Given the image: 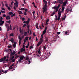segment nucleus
<instances>
[{
	"mask_svg": "<svg viewBox=\"0 0 79 79\" xmlns=\"http://www.w3.org/2000/svg\"><path fill=\"white\" fill-rule=\"evenodd\" d=\"M13 54L12 53V51H11L10 54V56L11 57V56H13Z\"/></svg>",
	"mask_w": 79,
	"mask_h": 79,
	"instance_id": "cd10ccee",
	"label": "nucleus"
},
{
	"mask_svg": "<svg viewBox=\"0 0 79 79\" xmlns=\"http://www.w3.org/2000/svg\"><path fill=\"white\" fill-rule=\"evenodd\" d=\"M9 60H8V58H7L6 60H5V61H8Z\"/></svg>",
	"mask_w": 79,
	"mask_h": 79,
	"instance_id": "052dcab7",
	"label": "nucleus"
},
{
	"mask_svg": "<svg viewBox=\"0 0 79 79\" xmlns=\"http://www.w3.org/2000/svg\"><path fill=\"white\" fill-rule=\"evenodd\" d=\"M48 39L46 38L45 39V42H48Z\"/></svg>",
	"mask_w": 79,
	"mask_h": 79,
	"instance_id": "58836bf2",
	"label": "nucleus"
},
{
	"mask_svg": "<svg viewBox=\"0 0 79 79\" xmlns=\"http://www.w3.org/2000/svg\"><path fill=\"white\" fill-rule=\"evenodd\" d=\"M47 31H46V30H44L43 33L44 34H45V33H46V32Z\"/></svg>",
	"mask_w": 79,
	"mask_h": 79,
	"instance_id": "c03bdc74",
	"label": "nucleus"
},
{
	"mask_svg": "<svg viewBox=\"0 0 79 79\" xmlns=\"http://www.w3.org/2000/svg\"><path fill=\"white\" fill-rule=\"evenodd\" d=\"M6 22L8 23L9 24H10L11 23V20H9L8 21H7Z\"/></svg>",
	"mask_w": 79,
	"mask_h": 79,
	"instance_id": "c9c22d12",
	"label": "nucleus"
},
{
	"mask_svg": "<svg viewBox=\"0 0 79 79\" xmlns=\"http://www.w3.org/2000/svg\"><path fill=\"white\" fill-rule=\"evenodd\" d=\"M11 40H9L10 41H11V42L12 43H13L14 42V39L13 38H11Z\"/></svg>",
	"mask_w": 79,
	"mask_h": 79,
	"instance_id": "9d476101",
	"label": "nucleus"
},
{
	"mask_svg": "<svg viewBox=\"0 0 79 79\" xmlns=\"http://www.w3.org/2000/svg\"><path fill=\"white\" fill-rule=\"evenodd\" d=\"M9 29L10 30H12V28H11V25H10Z\"/></svg>",
	"mask_w": 79,
	"mask_h": 79,
	"instance_id": "ea45409f",
	"label": "nucleus"
},
{
	"mask_svg": "<svg viewBox=\"0 0 79 79\" xmlns=\"http://www.w3.org/2000/svg\"><path fill=\"white\" fill-rule=\"evenodd\" d=\"M3 60H4V61H5V60H6V56H4L3 58Z\"/></svg>",
	"mask_w": 79,
	"mask_h": 79,
	"instance_id": "393cba45",
	"label": "nucleus"
},
{
	"mask_svg": "<svg viewBox=\"0 0 79 79\" xmlns=\"http://www.w3.org/2000/svg\"><path fill=\"white\" fill-rule=\"evenodd\" d=\"M43 48L44 50H45H45H46V49H47V47H45V46H43Z\"/></svg>",
	"mask_w": 79,
	"mask_h": 79,
	"instance_id": "412c9836",
	"label": "nucleus"
},
{
	"mask_svg": "<svg viewBox=\"0 0 79 79\" xmlns=\"http://www.w3.org/2000/svg\"><path fill=\"white\" fill-rule=\"evenodd\" d=\"M19 10L22 11V10H24V8H22L21 9L20 8H19Z\"/></svg>",
	"mask_w": 79,
	"mask_h": 79,
	"instance_id": "c85d7f7f",
	"label": "nucleus"
},
{
	"mask_svg": "<svg viewBox=\"0 0 79 79\" xmlns=\"http://www.w3.org/2000/svg\"><path fill=\"white\" fill-rule=\"evenodd\" d=\"M9 14L11 16V17H13V13L12 14V12L10 11L9 13Z\"/></svg>",
	"mask_w": 79,
	"mask_h": 79,
	"instance_id": "f8f14e48",
	"label": "nucleus"
},
{
	"mask_svg": "<svg viewBox=\"0 0 79 79\" xmlns=\"http://www.w3.org/2000/svg\"><path fill=\"white\" fill-rule=\"evenodd\" d=\"M66 15H65L64 17V18H63V19H64V20L65 19H66Z\"/></svg>",
	"mask_w": 79,
	"mask_h": 79,
	"instance_id": "49530a36",
	"label": "nucleus"
},
{
	"mask_svg": "<svg viewBox=\"0 0 79 79\" xmlns=\"http://www.w3.org/2000/svg\"><path fill=\"white\" fill-rule=\"evenodd\" d=\"M20 34L22 33V30H21V28H20Z\"/></svg>",
	"mask_w": 79,
	"mask_h": 79,
	"instance_id": "5fc2aeb1",
	"label": "nucleus"
},
{
	"mask_svg": "<svg viewBox=\"0 0 79 79\" xmlns=\"http://www.w3.org/2000/svg\"><path fill=\"white\" fill-rule=\"evenodd\" d=\"M5 22L0 19V26H2L4 24Z\"/></svg>",
	"mask_w": 79,
	"mask_h": 79,
	"instance_id": "20e7f679",
	"label": "nucleus"
},
{
	"mask_svg": "<svg viewBox=\"0 0 79 79\" xmlns=\"http://www.w3.org/2000/svg\"><path fill=\"white\" fill-rule=\"evenodd\" d=\"M1 12L2 13H5V11H3L2 10H1Z\"/></svg>",
	"mask_w": 79,
	"mask_h": 79,
	"instance_id": "79ce46f5",
	"label": "nucleus"
},
{
	"mask_svg": "<svg viewBox=\"0 0 79 79\" xmlns=\"http://www.w3.org/2000/svg\"><path fill=\"white\" fill-rule=\"evenodd\" d=\"M55 14V12H53L52 14H51V16H53Z\"/></svg>",
	"mask_w": 79,
	"mask_h": 79,
	"instance_id": "a19ab883",
	"label": "nucleus"
},
{
	"mask_svg": "<svg viewBox=\"0 0 79 79\" xmlns=\"http://www.w3.org/2000/svg\"><path fill=\"white\" fill-rule=\"evenodd\" d=\"M10 35L11 36H14V35H13V34H12V33H11V34H10Z\"/></svg>",
	"mask_w": 79,
	"mask_h": 79,
	"instance_id": "bf43d9fd",
	"label": "nucleus"
},
{
	"mask_svg": "<svg viewBox=\"0 0 79 79\" xmlns=\"http://www.w3.org/2000/svg\"><path fill=\"white\" fill-rule=\"evenodd\" d=\"M27 21L29 23V21H30V19L28 18Z\"/></svg>",
	"mask_w": 79,
	"mask_h": 79,
	"instance_id": "864d4df0",
	"label": "nucleus"
},
{
	"mask_svg": "<svg viewBox=\"0 0 79 79\" xmlns=\"http://www.w3.org/2000/svg\"><path fill=\"white\" fill-rule=\"evenodd\" d=\"M23 48H25V46H24V45H23Z\"/></svg>",
	"mask_w": 79,
	"mask_h": 79,
	"instance_id": "69168bd1",
	"label": "nucleus"
},
{
	"mask_svg": "<svg viewBox=\"0 0 79 79\" xmlns=\"http://www.w3.org/2000/svg\"><path fill=\"white\" fill-rule=\"evenodd\" d=\"M9 25H8V24L6 23V27H9Z\"/></svg>",
	"mask_w": 79,
	"mask_h": 79,
	"instance_id": "72a5a7b5",
	"label": "nucleus"
},
{
	"mask_svg": "<svg viewBox=\"0 0 79 79\" xmlns=\"http://www.w3.org/2000/svg\"><path fill=\"white\" fill-rule=\"evenodd\" d=\"M24 57H25L23 55L21 56L20 57L19 59L18 60L19 63H21V61H22V60H23L24 59Z\"/></svg>",
	"mask_w": 79,
	"mask_h": 79,
	"instance_id": "f257e3e1",
	"label": "nucleus"
},
{
	"mask_svg": "<svg viewBox=\"0 0 79 79\" xmlns=\"http://www.w3.org/2000/svg\"><path fill=\"white\" fill-rule=\"evenodd\" d=\"M25 26H27V25H26V24H24L23 26V27H25Z\"/></svg>",
	"mask_w": 79,
	"mask_h": 79,
	"instance_id": "e433bc0d",
	"label": "nucleus"
},
{
	"mask_svg": "<svg viewBox=\"0 0 79 79\" xmlns=\"http://www.w3.org/2000/svg\"><path fill=\"white\" fill-rule=\"evenodd\" d=\"M6 57L7 58H9V55L7 54L6 55Z\"/></svg>",
	"mask_w": 79,
	"mask_h": 79,
	"instance_id": "603ef678",
	"label": "nucleus"
},
{
	"mask_svg": "<svg viewBox=\"0 0 79 79\" xmlns=\"http://www.w3.org/2000/svg\"><path fill=\"white\" fill-rule=\"evenodd\" d=\"M57 3H59L60 4H62L63 2L61 0H57Z\"/></svg>",
	"mask_w": 79,
	"mask_h": 79,
	"instance_id": "1a4fd4ad",
	"label": "nucleus"
},
{
	"mask_svg": "<svg viewBox=\"0 0 79 79\" xmlns=\"http://www.w3.org/2000/svg\"><path fill=\"white\" fill-rule=\"evenodd\" d=\"M22 21H25V18H24V17H23L22 18Z\"/></svg>",
	"mask_w": 79,
	"mask_h": 79,
	"instance_id": "473e14b6",
	"label": "nucleus"
},
{
	"mask_svg": "<svg viewBox=\"0 0 79 79\" xmlns=\"http://www.w3.org/2000/svg\"><path fill=\"white\" fill-rule=\"evenodd\" d=\"M18 1H16V2H15L14 3V5H15V6H16V5H18Z\"/></svg>",
	"mask_w": 79,
	"mask_h": 79,
	"instance_id": "aec40b11",
	"label": "nucleus"
},
{
	"mask_svg": "<svg viewBox=\"0 0 79 79\" xmlns=\"http://www.w3.org/2000/svg\"><path fill=\"white\" fill-rule=\"evenodd\" d=\"M55 16H56V21H57V20L60 21V17H61V16H58V18H57V16H56V15H55Z\"/></svg>",
	"mask_w": 79,
	"mask_h": 79,
	"instance_id": "39448f33",
	"label": "nucleus"
},
{
	"mask_svg": "<svg viewBox=\"0 0 79 79\" xmlns=\"http://www.w3.org/2000/svg\"><path fill=\"white\" fill-rule=\"evenodd\" d=\"M2 61H4L3 63H5V61L3 60V58H2L0 59V62H2Z\"/></svg>",
	"mask_w": 79,
	"mask_h": 79,
	"instance_id": "2eb2a0df",
	"label": "nucleus"
},
{
	"mask_svg": "<svg viewBox=\"0 0 79 79\" xmlns=\"http://www.w3.org/2000/svg\"><path fill=\"white\" fill-rule=\"evenodd\" d=\"M44 38V36H42V35H41V38L40 39V41H42V42H43V38Z\"/></svg>",
	"mask_w": 79,
	"mask_h": 79,
	"instance_id": "dca6fc26",
	"label": "nucleus"
},
{
	"mask_svg": "<svg viewBox=\"0 0 79 79\" xmlns=\"http://www.w3.org/2000/svg\"><path fill=\"white\" fill-rule=\"evenodd\" d=\"M40 47L39 48V51H38V53H39V54H40L41 53V52H40Z\"/></svg>",
	"mask_w": 79,
	"mask_h": 79,
	"instance_id": "f3484780",
	"label": "nucleus"
},
{
	"mask_svg": "<svg viewBox=\"0 0 79 79\" xmlns=\"http://www.w3.org/2000/svg\"><path fill=\"white\" fill-rule=\"evenodd\" d=\"M44 3L45 5L42 8V9H43V10H45V8H47V1H46L45 2H44Z\"/></svg>",
	"mask_w": 79,
	"mask_h": 79,
	"instance_id": "f03ea898",
	"label": "nucleus"
},
{
	"mask_svg": "<svg viewBox=\"0 0 79 79\" xmlns=\"http://www.w3.org/2000/svg\"><path fill=\"white\" fill-rule=\"evenodd\" d=\"M6 18L7 20H8L11 19V18L10 17V16L8 15L6 17Z\"/></svg>",
	"mask_w": 79,
	"mask_h": 79,
	"instance_id": "0eeeda50",
	"label": "nucleus"
},
{
	"mask_svg": "<svg viewBox=\"0 0 79 79\" xmlns=\"http://www.w3.org/2000/svg\"><path fill=\"white\" fill-rule=\"evenodd\" d=\"M42 42H43L41 41H40L39 42L38 44H37V47H39V45H40V44H41L42 43Z\"/></svg>",
	"mask_w": 79,
	"mask_h": 79,
	"instance_id": "6e6552de",
	"label": "nucleus"
},
{
	"mask_svg": "<svg viewBox=\"0 0 79 79\" xmlns=\"http://www.w3.org/2000/svg\"><path fill=\"white\" fill-rule=\"evenodd\" d=\"M23 14L24 15H25V16H26V15H27V13H26V12H24Z\"/></svg>",
	"mask_w": 79,
	"mask_h": 79,
	"instance_id": "de8ad7c7",
	"label": "nucleus"
},
{
	"mask_svg": "<svg viewBox=\"0 0 79 79\" xmlns=\"http://www.w3.org/2000/svg\"><path fill=\"white\" fill-rule=\"evenodd\" d=\"M16 42H15L14 43V44H13V47H14V48H15V47H16Z\"/></svg>",
	"mask_w": 79,
	"mask_h": 79,
	"instance_id": "6ab92c4d",
	"label": "nucleus"
},
{
	"mask_svg": "<svg viewBox=\"0 0 79 79\" xmlns=\"http://www.w3.org/2000/svg\"><path fill=\"white\" fill-rule=\"evenodd\" d=\"M21 41H20V40H19V45H21Z\"/></svg>",
	"mask_w": 79,
	"mask_h": 79,
	"instance_id": "e2e57ef3",
	"label": "nucleus"
},
{
	"mask_svg": "<svg viewBox=\"0 0 79 79\" xmlns=\"http://www.w3.org/2000/svg\"><path fill=\"white\" fill-rule=\"evenodd\" d=\"M15 59H14L12 60V62H15Z\"/></svg>",
	"mask_w": 79,
	"mask_h": 79,
	"instance_id": "4d7b16f0",
	"label": "nucleus"
},
{
	"mask_svg": "<svg viewBox=\"0 0 79 79\" xmlns=\"http://www.w3.org/2000/svg\"><path fill=\"white\" fill-rule=\"evenodd\" d=\"M0 19H1V20H2V19H3V17H1Z\"/></svg>",
	"mask_w": 79,
	"mask_h": 79,
	"instance_id": "774afa93",
	"label": "nucleus"
},
{
	"mask_svg": "<svg viewBox=\"0 0 79 79\" xmlns=\"http://www.w3.org/2000/svg\"><path fill=\"white\" fill-rule=\"evenodd\" d=\"M45 10L43 9V13H44V12H45V11H46V10L45 9H47V8H44Z\"/></svg>",
	"mask_w": 79,
	"mask_h": 79,
	"instance_id": "a878e982",
	"label": "nucleus"
},
{
	"mask_svg": "<svg viewBox=\"0 0 79 79\" xmlns=\"http://www.w3.org/2000/svg\"><path fill=\"white\" fill-rule=\"evenodd\" d=\"M10 31V27H7V31Z\"/></svg>",
	"mask_w": 79,
	"mask_h": 79,
	"instance_id": "3c124183",
	"label": "nucleus"
},
{
	"mask_svg": "<svg viewBox=\"0 0 79 79\" xmlns=\"http://www.w3.org/2000/svg\"><path fill=\"white\" fill-rule=\"evenodd\" d=\"M8 9L10 11V10H11V8H10V7H8Z\"/></svg>",
	"mask_w": 79,
	"mask_h": 79,
	"instance_id": "13d9d810",
	"label": "nucleus"
},
{
	"mask_svg": "<svg viewBox=\"0 0 79 79\" xmlns=\"http://www.w3.org/2000/svg\"><path fill=\"white\" fill-rule=\"evenodd\" d=\"M62 12V11L58 12V15H59V16H60L61 15V13Z\"/></svg>",
	"mask_w": 79,
	"mask_h": 79,
	"instance_id": "4468645a",
	"label": "nucleus"
},
{
	"mask_svg": "<svg viewBox=\"0 0 79 79\" xmlns=\"http://www.w3.org/2000/svg\"><path fill=\"white\" fill-rule=\"evenodd\" d=\"M63 4V6H65L66 5V4H67V0L64 2Z\"/></svg>",
	"mask_w": 79,
	"mask_h": 79,
	"instance_id": "423d86ee",
	"label": "nucleus"
},
{
	"mask_svg": "<svg viewBox=\"0 0 79 79\" xmlns=\"http://www.w3.org/2000/svg\"><path fill=\"white\" fill-rule=\"evenodd\" d=\"M19 57V56L18 55H17L15 57V59H17V58H18Z\"/></svg>",
	"mask_w": 79,
	"mask_h": 79,
	"instance_id": "c756f323",
	"label": "nucleus"
},
{
	"mask_svg": "<svg viewBox=\"0 0 79 79\" xmlns=\"http://www.w3.org/2000/svg\"><path fill=\"white\" fill-rule=\"evenodd\" d=\"M61 10H62V13H63V11H64V7L63 6H62V7Z\"/></svg>",
	"mask_w": 79,
	"mask_h": 79,
	"instance_id": "a211bd4d",
	"label": "nucleus"
},
{
	"mask_svg": "<svg viewBox=\"0 0 79 79\" xmlns=\"http://www.w3.org/2000/svg\"><path fill=\"white\" fill-rule=\"evenodd\" d=\"M28 33V31H27V32H24V36H26V35L27 34V33Z\"/></svg>",
	"mask_w": 79,
	"mask_h": 79,
	"instance_id": "b1692460",
	"label": "nucleus"
},
{
	"mask_svg": "<svg viewBox=\"0 0 79 79\" xmlns=\"http://www.w3.org/2000/svg\"><path fill=\"white\" fill-rule=\"evenodd\" d=\"M57 7L56 6H55L54 7H53L52 8V9H54V10H55L56 8H57Z\"/></svg>",
	"mask_w": 79,
	"mask_h": 79,
	"instance_id": "2f4dec72",
	"label": "nucleus"
},
{
	"mask_svg": "<svg viewBox=\"0 0 79 79\" xmlns=\"http://www.w3.org/2000/svg\"><path fill=\"white\" fill-rule=\"evenodd\" d=\"M56 9V10L55 11V12H57V11H58V9L57 7V8Z\"/></svg>",
	"mask_w": 79,
	"mask_h": 79,
	"instance_id": "09e8293b",
	"label": "nucleus"
},
{
	"mask_svg": "<svg viewBox=\"0 0 79 79\" xmlns=\"http://www.w3.org/2000/svg\"><path fill=\"white\" fill-rule=\"evenodd\" d=\"M19 40H20V41H21V40H22L23 39L22 38H21V37L20 36H19Z\"/></svg>",
	"mask_w": 79,
	"mask_h": 79,
	"instance_id": "4be33fe9",
	"label": "nucleus"
},
{
	"mask_svg": "<svg viewBox=\"0 0 79 79\" xmlns=\"http://www.w3.org/2000/svg\"><path fill=\"white\" fill-rule=\"evenodd\" d=\"M13 3H14V2H13V1L11 2V5H13Z\"/></svg>",
	"mask_w": 79,
	"mask_h": 79,
	"instance_id": "0e129e2a",
	"label": "nucleus"
},
{
	"mask_svg": "<svg viewBox=\"0 0 79 79\" xmlns=\"http://www.w3.org/2000/svg\"><path fill=\"white\" fill-rule=\"evenodd\" d=\"M33 48V46H32V45H31L30 47V49H31V48Z\"/></svg>",
	"mask_w": 79,
	"mask_h": 79,
	"instance_id": "37998d69",
	"label": "nucleus"
},
{
	"mask_svg": "<svg viewBox=\"0 0 79 79\" xmlns=\"http://www.w3.org/2000/svg\"><path fill=\"white\" fill-rule=\"evenodd\" d=\"M18 12L19 13V15H21V14L22 15H23V13L22 12V11H21L18 10Z\"/></svg>",
	"mask_w": 79,
	"mask_h": 79,
	"instance_id": "ddd939ff",
	"label": "nucleus"
},
{
	"mask_svg": "<svg viewBox=\"0 0 79 79\" xmlns=\"http://www.w3.org/2000/svg\"><path fill=\"white\" fill-rule=\"evenodd\" d=\"M8 48H11V45H10V46H8Z\"/></svg>",
	"mask_w": 79,
	"mask_h": 79,
	"instance_id": "338daca9",
	"label": "nucleus"
},
{
	"mask_svg": "<svg viewBox=\"0 0 79 79\" xmlns=\"http://www.w3.org/2000/svg\"><path fill=\"white\" fill-rule=\"evenodd\" d=\"M14 58H15V56H12V57L10 58L11 60H13V59H14Z\"/></svg>",
	"mask_w": 79,
	"mask_h": 79,
	"instance_id": "bb28decb",
	"label": "nucleus"
},
{
	"mask_svg": "<svg viewBox=\"0 0 79 79\" xmlns=\"http://www.w3.org/2000/svg\"><path fill=\"white\" fill-rule=\"evenodd\" d=\"M25 40H27L28 39H29V37H27L25 38Z\"/></svg>",
	"mask_w": 79,
	"mask_h": 79,
	"instance_id": "f704fd0d",
	"label": "nucleus"
},
{
	"mask_svg": "<svg viewBox=\"0 0 79 79\" xmlns=\"http://www.w3.org/2000/svg\"><path fill=\"white\" fill-rule=\"evenodd\" d=\"M27 28L28 29H29V27H30V25H27Z\"/></svg>",
	"mask_w": 79,
	"mask_h": 79,
	"instance_id": "a18cd8bd",
	"label": "nucleus"
},
{
	"mask_svg": "<svg viewBox=\"0 0 79 79\" xmlns=\"http://www.w3.org/2000/svg\"><path fill=\"white\" fill-rule=\"evenodd\" d=\"M70 11V12H71V11H72V9L71 8V9L70 10H69V9L68 8H66V10H65V11L66 13L67 14L69 12V11Z\"/></svg>",
	"mask_w": 79,
	"mask_h": 79,
	"instance_id": "7ed1b4c3",
	"label": "nucleus"
},
{
	"mask_svg": "<svg viewBox=\"0 0 79 79\" xmlns=\"http://www.w3.org/2000/svg\"><path fill=\"white\" fill-rule=\"evenodd\" d=\"M12 53L13 54V55H15V53H16V52H15V51H14Z\"/></svg>",
	"mask_w": 79,
	"mask_h": 79,
	"instance_id": "4c0bfd02",
	"label": "nucleus"
},
{
	"mask_svg": "<svg viewBox=\"0 0 79 79\" xmlns=\"http://www.w3.org/2000/svg\"><path fill=\"white\" fill-rule=\"evenodd\" d=\"M3 17H6V15L5 14H4L2 16Z\"/></svg>",
	"mask_w": 79,
	"mask_h": 79,
	"instance_id": "6e6d98bb",
	"label": "nucleus"
},
{
	"mask_svg": "<svg viewBox=\"0 0 79 79\" xmlns=\"http://www.w3.org/2000/svg\"><path fill=\"white\" fill-rule=\"evenodd\" d=\"M60 6H61V5L60 4H59L58 6H57V8H58V9L60 8Z\"/></svg>",
	"mask_w": 79,
	"mask_h": 79,
	"instance_id": "7c9ffc66",
	"label": "nucleus"
},
{
	"mask_svg": "<svg viewBox=\"0 0 79 79\" xmlns=\"http://www.w3.org/2000/svg\"><path fill=\"white\" fill-rule=\"evenodd\" d=\"M23 52H25V49H23V48H22L20 49L21 53H22Z\"/></svg>",
	"mask_w": 79,
	"mask_h": 79,
	"instance_id": "9b49d317",
	"label": "nucleus"
},
{
	"mask_svg": "<svg viewBox=\"0 0 79 79\" xmlns=\"http://www.w3.org/2000/svg\"><path fill=\"white\" fill-rule=\"evenodd\" d=\"M2 10H3L4 11H5V8H2Z\"/></svg>",
	"mask_w": 79,
	"mask_h": 79,
	"instance_id": "680f3d73",
	"label": "nucleus"
},
{
	"mask_svg": "<svg viewBox=\"0 0 79 79\" xmlns=\"http://www.w3.org/2000/svg\"><path fill=\"white\" fill-rule=\"evenodd\" d=\"M24 10H25L26 12H27L28 11V10L27 9H24Z\"/></svg>",
	"mask_w": 79,
	"mask_h": 79,
	"instance_id": "8fccbe9b",
	"label": "nucleus"
},
{
	"mask_svg": "<svg viewBox=\"0 0 79 79\" xmlns=\"http://www.w3.org/2000/svg\"><path fill=\"white\" fill-rule=\"evenodd\" d=\"M36 29H39V27H38V23H37L36 25Z\"/></svg>",
	"mask_w": 79,
	"mask_h": 79,
	"instance_id": "5701e85b",
	"label": "nucleus"
}]
</instances>
